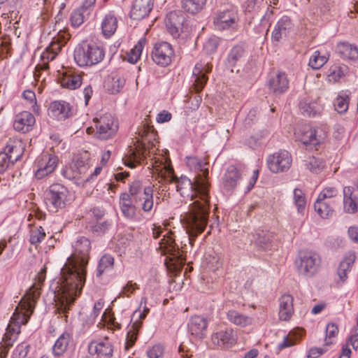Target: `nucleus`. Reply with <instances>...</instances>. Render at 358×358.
I'll list each match as a JSON object with an SVG mask.
<instances>
[{
    "mask_svg": "<svg viewBox=\"0 0 358 358\" xmlns=\"http://www.w3.org/2000/svg\"><path fill=\"white\" fill-rule=\"evenodd\" d=\"M73 253L61 269L55 295L58 313H66L80 294L85 282L86 267L90 259L91 243L84 236L77 239Z\"/></svg>",
    "mask_w": 358,
    "mask_h": 358,
    "instance_id": "f257e3e1",
    "label": "nucleus"
},
{
    "mask_svg": "<svg viewBox=\"0 0 358 358\" xmlns=\"http://www.w3.org/2000/svg\"><path fill=\"white\" fill-rule=\"evenodd\" d=\"M166 172L170 175L169 182L176 183V189L182 197H189L190 201L195 199L191 204L189 213L185 216L186 233L187 241L192 245L195 237L203 231L209 215V185L207 180L198 175L192 182L188 178H177L171 167L164 166Z\"/></svg>",
    "mask_w": 358,
    "mask_h": 358,
    "instance_id": "f03ea898",
    "label": "nucleus"
},
{
    "mask_svg": "<svg viewBox=\"0 0 358 358\" xmlns=\"http://www.w3.org/2000/svg\"><path fill=\"white\" fill-rule=\"evenodd\" d=\"M46 275V267L41 268L36 277L33 285L27 290L24 296L21 299L15 309L6 333L2 339L0 345V358H6L8 349L13 345V343L20 332V327L28 322L30 315L33 313L36 300L41 295V289L43 285Z\"/></svg>",
    "mask_w": 358,
    "mask_h": 358,
    "instance_id": "7ed1b4c3",
    "label": "nucleus"
},
{
    "mask_svg": "<svg viewBox=\"0 0 358 358\" xmlns=\"http://www.w3.org/2000/svg\"><path fill=\"white\" fill-rule=\"evenodd\" d=\"M173 234L171 231H166V234L163 235V238L159 242V247L165 254L170 255L169 262L166 263L167 267L178 272L182 270L186 259L184 250L180 249L176 243Z\"/></svg>",
    "mask_w": 358,
    "mask_h": 358,
    "instance_id": "20e7f679",
    "label": "nucleus"
},
{
    "mask_svg": "<svg viewBox=\"0 0 358 358\" xmlns=\"http://www.w3.org/2000/svg\"><path fill=\"white\" fill-rule=\"evenodd\" d=\"M105 53L102 48L94 44L83 43L78 45L74 50V60L81 66H90L101 62Z\"/></svg>",
    "mask_w": 358,
    "mask_h": 358,
    "instance_id": "39448f33",
    "label": "nucleus"
},
{
    "mask_svg": "<svg viewBox=\"0 0 358 358\" xmlns=\"http://www.w3.org/2000/svg\"><path fill=\"white\" fill-rule=\"evenodd\" d=\"M44 200L49 211L57 212L70 201L69 192L61 184H53L45 192Z\"/></svg>",
    "mask_w": 358,
    "mask_h": 358,
    "instance_id": "423d86ee",
    "label": "nucleus"
},
{
    "mask_svg": "<svg viewBox=\"0 0 358 358\" xmlns=\"http://www.w3.org/2000/svg\"><path fill=\"white\" fill-rule=\"evenodd\" d=\"M296 138L304 145L315 147L324 143L327 137V131L322 127H310L302 125L295 129Z\"/></svg>",
    "mask_w": 358,
    "mask_h": 358,
    "instance_id": "0eeeda50",
    "label": "nucleus"
},
{
    "mask_svg": "<svg viewBox=\"0 0 358 358\" xmlns=\"http://www.w3.org/2000/svg\"><path fill=\"white\" fill-rule=\"evenodd\" d=\"M130 197L136 203H141V208L145 213H150L154 207L153 188L147 186L143 189L140 181L133 182L129 187Z\"/></svg>",
    "mask_w": 358,
    "mask_h": 358,
    "instance_id": "6e6552de",
    "label": "nucleus"
},
{
    "mask_svg": "<svg viewBox=\"0 0 358 358\" xmlns=\"http://www.w3.org/2000/svg\"><path fill=\"white\" fill-rule=\"evenodd\" d=\"M320 262L319 255L313 251L300 252L296 260L299 272L306 277H312L318 271Z\"/></svg>",
    "mask_w": 358,
    "mask_h": 358,
    "instance_id": "1a4fd4ad",
    "label": "nucleus"
},
{
    "mask_svg": "<svg viewBox=\"0 0 358 358\" xmlns=\"http://www.w3.org/2000/svg\"><path fill=\"white\" fill-rule=\"evenodd\" d=\"M68 35L64 31H59L57 36L52 38L49 45L41 55L42 64L37 65V68L45 70L48 69V62L53 60L61 51L62 48L67 43Z\"/></svg>",
    "mask_w": 358,
    "mask_h": 358,
    "instance_id": "9d476101",
    "label": "nucleus"
},
{
    "mask_svg": "<svg viewBox=\"0 0 358 358\" xmlns=\"http://www.w3.org/2000/svg\"><path fill=\"white\" fill-rule=\"evenodd\" d=\"M139 135L142 140L141 141L137 140L134 147L130 146L124 162L125 165L131 169L136 166V164H141L147 155L145 143L149 132L146 129H142L139 132Z\"/></svg>",
    "mask_w": 358,
    "mask_h": 358,
    "instance_id": "9b49d317",
    "label": "nucleus"
},
{
    "mask_svg": "<svg viewBox=\"0 0 358 358\" xmlns=\"http://www.w3.org/2000/svg\"><path fill=\"white\" fill-rule=\"evenodd\" d=\"M214 24L218 29H237L239 17L237 10L231 6L229 8L218 10L213 17Z\"/></svg>",
    "mask_w": 358,
    "mask_h": 358,
    "instance_id": "f8f14e48",
    "label": "nucleus"
},
{
    "mask_svg": "<svg viewBox=\"0 0 358 358\" xmlns=\"http://www.w3.org/2000/svg\"><path fill=\"white\" fill-rule=\"evenodd\" d=\"M94 122L96 129V135L100 139L106 140L114 136L118 129L115 117L110 113L94 118Z\"/></svg>",
    "mask_w": 358,
    "mask_h": 358,
    "instance_id": "ddd939ff",
    "label": "nucleus"
},
{
    "mask_svg": "<svg viewBox=\"0 0 358 358\" xmlns=\"http://www.w3.org/2000/svg\"><path fill=\"white\" fill-rule=\"evenodd\" d=\"M292 158L287 150H280L266 158V165L270 171L279 173L287 171L292 165Z\"/></svg>",
    "mask_w": 358,
    "mask_h": 358,
    "instance_id": "4468645a",
    "label": "nucleus"
},
{
    "mask_svg": "<svg viewBox=\"0 0 358 358\" xmlns=\"http://www.w3.org/2000/svg\"><path fill=\"white\" fill-rule=\"evenodd\" d=\"M88 161L87 152L76 156L69 169L64 171L65 176L69 179L83 178L89 168Z\"/></svg>",
    "mask_w": 358,
    "mask_h": 358,
    "instance_id": "2eb2a0df",
    "label": "nucleus"
},
{
    "mask_svg": "<svg viewBox=\"0 0 358 358\" xmlns=\"http://www.w3.org/2000/svg\"><path fill=\"white\" fill-rule=\"evenodd\" d=\"M173 50L171 45L166 42L155 44L152 52V59L155 63L162 66H166L171 62Z\"/></svg>",
    "mask_w": 358,
    "mask_h": 358,
    "instance_id": "dca6fc26",
    "label": "nucleus"
},
{
    "mask_svg": "<svg viewBox=\"0 0 358 358\" xmlns=\"http://www.w3.org/2000/svg\"><path fill=\"white\" fill-rule=\"evenodd\" d=\"M113 348L108 338L99 341H92L89 345L90 358H110Z\"/></svg>",
    "mask_w": 358,
    "mask_h": 358,
    "instance_id": "f3484780",
    "label": "nucleus"
},
{
    "mask_svg": "<svg viewBox=\"0 0 358 358\" xmlns=\"http://www.w3.org/2000/svg\"><path fill=\"white\" fill-rule=\"evenodd\" d=\"M212 70V66L208 62H200L195 65L193 70V76L194 78V87L196 92H199L204 87L208 77L206 74Z\"/></svg>",
    "mask_w": 358,
    "mask_h": 358,
    "instance_id": "a211bd4d",
    "label": "nucleus"
},
{
    "mask_svg": "<svg viewBox=\"0 0 358 358\" xmlns=\"http://www.w3.org/2000/svg\"><path fill=\"white\" fill-rule=\"evenodd\" d=\"M58 164V158L50 154H43L38 162V169L35 176L38 179H41L52 173Z\"/></svg>",
    "mask_w": 358,
    "mask_h": 358,
    "instance_id": "6ab92c4d",
    "label": "nucleus"
},
{
    "mask_svg": "<svg viewBox=\"0 0 358 358\" xmlns=\"http://www.w3.org/2000/svg\"><path fill=\"white\" fill-rule=\"evenodd\" d=\"M183 22L184 16L180 11L170 12L165 19L166 27L174 38L180 36Z\"/></svg>",
    "mask_w": 358,
    "mask_h": 358,
    "instance_id": "aec40b11",
    "label": "nucleus"
},
{
    "mask_svg": "<svg viewBox=\"0 0 358 358\" xmlns=\"http://www.w3.org/2000/svg\"><path fill=\"white\" fill-rule=\"evenodd\" d=\"M48 115L58 120H65L72 115V110L69 103L64 101H56L50 104Z\"/></svg>",
    "mask_w": 358,
    "mask_h": 358,
    "instance_id": "412c9836",
    "label": "nucleus"
},
{
    "mask_svg": "<svg viewBox=\"0 0 358 358\" xmlns=\"http://www.w3.org/2000/svg\"><path fill=\"white\" fill-rule=\"evenodd\" d=\"M152 6V0H135L130 11V17L134 20H141L148 15Z\"/></svg>",
    "mask_w": 358,
    "mask_h": 358,
    "instance_id": "4be33fe9",
    "label": "nucleus"
},
{
    "mask_svg": "<svg viewBox=\"0 0 358 358\" xmlns=\"http://www.w3.org/2000/svg\"><path fill=\"white\" fill-rule=\"evenodd\" d=\"M269 90L275 94L285 93L289 87V80L283 72H278L272 76L268 81Z\"/></svg>",
    "mask_w": 358,
    "mask_h": 358,
    "instance_id": "5701e85b",
    "label": "nucleus"
},
{
    "mask_svg": "<svg viewBox=\"0 0 358 358\" xmlns=\"http://www.w3.org/2000/svg\"><path fill=\"white\" fill-rule=\"evenodd\" d=\"M245 61V50L242 45L234 46L229 52L227 64L231 68V71L238 72V68Z\"/></svg>",
    "mask_w": 358,
    "mask_h": 358,
    "instance_id": "b1692460",
    "label": "nucleus"
},
{
    "mask_svg": "<svg viewBox=\"0 0 358 358\" xmlns=\"http://www.w3.org/2000/svg\"><path fill=\"white\" fill-rule=\"evenodd\" d=\"M355 188L345 186L343 189V210L346 213L354 214L358 210V199L354 194Z\"/></svg>",
    "mask_w": 358,
    "mask_h": 358,
    "instance_id": "393cba45",
    "label": "nucleus"
},
{
    "mask_svg": "<svg viewBox=\"0 0 358 358\" xmlns=\"http://www.w3.org/2000/svg\"><path fill=\"white\" fill-rule=\"evenodd\" d=\"M211 340L214 345L229 348L236 343V337L232 329H226L213 334Z\"/></svg>",
    "mask_w": 358,
    "mask_h": 358,
    "instance_id": "a878e982",
    "label": "nucleus"
},
{
    "mask_svg": "<svg viewBox=\"0 0 358 358\" xmlns=\"http://www.w3.org/2000/svg\"><path fill=\"white\" fill-rule=\"evenodd\" d=\"M207 326L208 322L203 317L195 315L189 320L188 329L192 335L201 339L206 334Z\"/></svg>",
    "mask_w": 358,
    "mask_h": 358,
    "instance_id": "bb28decb",
    "label": "nucleus"
},
{
    "mask_svg": "<svg viewBox=\"0 0 358 358\" xmlns=\"http://www.w3.org/2000/svg\"><path fill=\"white\" fill-rule=\"evenodd\" d=\"M34 123V115L29 112L23 111L15 116L13 127L18 131L26 133L31 129Z\"/></svg>",
    "mask_w": 358,
    "mask_h": 358,
    "instance_id": "cd10ccee",
    "label": "nucleus"
},
{
    "mask_svg": "<svg viewBox=\"0 0 358 358\" xmlns=\"http://www.w3.org/2000/svg\"><path fill=\"white\" fill-rule=\"evenodd\" d=\"M293 296L290 294H284L279 299V318L283 321H289L293 313Z\"/></svg>",
    "mask_w": 358,
    "mask_h": 358,
    "instance_id": "c85d7f7f",
    "label": "nucleus"
},
{
    "mask_svg": "<svg viewBox=\"0 0 358 358\" xmlns=\"http://www.w3.org/2000/svg\"><path fill=\"white\" fill-rule=\"evenodd\" d=\"M292 27L291 20L287 16H283L277 22L272 33V40L279 42L286 37Z\"/></svg>",
    "mask_w": 358,
    "mask_h": 358,
    "instance_id": "c756f323",
    "label": "nucleus"
},
{
    "mask_svg": "<svg viewBox=\"0 0 358 358\" xmlns=\"http://www.w3.org/2000/svg\"><path fill=\"white\" fill-rule=\"evenodd\" d=\"M23 150L24 146L21 141L10 138L7 141L3 152L8 154L7 155L11 160L16 162L22 155Z\"/></svg>",
    "mask_w": 358,
    "mask_h": 358,
    "instance_id": "7c9ffc66",
    "label": "nucleus"
},
{
    "mask_svg": "<svg viewBox=\"0 0 358 358\" xmlns=\"http://www.w3.org/2000/svg\"><path fill=\"white\" fill-rule=\"evenodd\" d=\"M355 259V254L354 252H350L339 264L337 269V274L341 282H344L347 280L348 273L350 272Z\"/></svg>",
    "mask_w": 358,
    "mask_h": 358,
    "instance_id": "2f4dec72",
    "label": "nucleus"
},
{
    "mask_svg": "<svg viewBox=\"0 0 358 358\" xmlns=\"http://www.w3.org/2000/svg\"><path fill=\"white\" fill-rule=\"evenodd\" d=\"M82 83L81 75L74 72L65 73L60 78L61 85L69 90H76L80 87Z\"/></svg>",
    "mask_w": 358,
    "mask_h": 358,
    "instance_id": "473e14b6",
    "label": "nucleus"
},
{
    "mask_svg": "<svg viewBox=\"0 0 358 358\" xmlns=\"http://www.w3.org/2000/svg\"><path fill=\"white\" fill-rule=\"evenodd\" d=\"M133 199L127 193H122L120 197V207L123 215L132 219L136 214V206L132 203Z\"/></svg>",
    "mask_w": 358,
    "mask_h": 358,
    "instance_id": "72a5a7b5",
    "label": "nucleus"
},
{
    "mask_svg": "<svg viewBox=\"0 0 358 358\" xmlns=\"http://www.w3.org/2000/svg\"><path fill=\"white\" fill-rule=\"evenodd\" d=\"M229 321L235 325L245 327L252 322V318L235 310H230L227 313Z\"/></svg>",
    "mask_w": 358,
    "mask_h": 358,
    "instance_id": "f704fd0d",
    "label": "nucleus"
},
{
    "mask_svg": "<svg viewBox=\"0 0 358 358\" xmlns=\"http://www.w3.org/2000/svg\"><path fill=\"white\" fill-rule=\"evenodd\" d=\"M337 51L344 59L351 60L358 59V48L349 43L342 42L338 43Z\"/></svg>",
    "mask_w": 358,
    "mask_h": 358,
    "instance_id": "c9c22d12",
    "label": "nucleus"
},
{
    "mask_svg": "<svg viewBox=\"0 0 358 358\" xmlns=\"http://www.w3.org/2000/svg\"><path fill=\"white\" fill-rule=\"evenodd\" d=\"M117 28V20L112 14L109 13L105 16L101 23L102 33L106 37H110L113 35Z\"/></svg>",
    "mask_w": 358,
    "mask_h": 358,
    "instance_id": "e433bc0d",
    "label": "nucleus"
},
{
    "mask_svg": "<svg viewBox=\"0 0 358 358\" xmlns=\"http://www.w3.org/2000/svg\"><path fill=\"white\" fill-rule=\"evenodd\" d=\"M70 341L71 335L67 332L63 333L55 343L53 354L55 356L62 355L66 351Z\"/></svg>",
    "mask_w": 358,
    "mask_h": 358,
    "instance_id": "4c0bfd02",
    "label": "nucleus"
},
{
    "mask_svg": "<svg viewBox=\"0 0 358 358\" xmlns=\"http://www.w3.org/2000/svg\"><path fill=\"white\" fill-rule=\"evenodd\" d=\"M240 178V171L233 166H229L224 176V187L227 189H234L236 186L237 182Z\"/></svg>",
    "mask_w": 358,
    "mask_h": 358,
    "instance_id": "58836bf2",
    "label": "nucleus"
},
{
    "mask_svg": "<svg viewBox=\"0 0 358 358\" xmlns=\"http://www.w3.org/2000/svg\"><path fill=\"white\" fill-rule=\"evenodd\" d=\"M206 0H182V8L187 13L196 14L204 7Z\"/></svg>",
    "mask_w": 358,
    "mask_h": 358,
    "instance_id": "ea45409f",
    "label": "nucleus"
},
{
    "mask_svg": "<svg viewBox=\"0 0 358 358\" xmlns=\"http://www.w3.org/2000/svg\"><path fill=\"white\" fill-rule=\"evenodd\" d=\"M299 107L301 113L308 116H315L320 110V105L316 101L312 102L307 99L301 101Z\"/></svg>",
    "mask_w": 358,
    "mask_h": 358,
    "instance_id": "a19ab883",
    "label": "nucleus"
},
{
    "mask_svg": "<svg viewBox=\"0 0 358 358\" xmlns=\"http://www.w3.org/2000/svg\"><path fill=\"white\" fill-rule=\"evenodd\" d=\"M125 79L118 75L112 76L107 82V90L110 94L118 93L124 87Z\"/></svg>",
    "mask_w": 358,
    "mask_h": 358,
    "instance_id": "79ce46f5",
    "label": "nucleus"
},
{
    "mask_svg": "<svg viewBox=\"0 0 358 358\" xmlns=\"http://www.w3.org/2000/svg\"><path fill=\"white\" fill-rule=\"evenodd\" d=\"M314 208L315 211H317L319 215L322 218H328L334 213L332 207L324 200H319V199H317L315 203Z\"/></svg>",
    "mask_w": 358,
    "mask_h": 358,
    "instance_id": "37998d69",
    "label": "nucleus"
},
{
    "mask_svg": "<svg viewBox=\"0 0 358 358\" xmlns=\"http://www.w3.org/2000/svg\"><path fill=\"white\" fill-rule=\"evenodd\" d=\"M303 166L313 173H320L324 167V162L315 157L311 156L304 161Z\"/></svg>",
    "mask_w": 358,
    "mask_h": 358,
    "instance_id": "c03bdc74",
    "label": "nucleus"
},
{
    "mask_svg": "<svg viewBox=\"0 0 358 358\" xmlns=\"http://www.w3.org/2000/svg\"><path fill=\"white\" fill-rule=\"evenodd\" d=\"M327 55H321L320 51H315L309 59V66L313 69H319L328 61Z\"/></svg>",
    "mask_w": 358,
    "mask_h": 358,
    "instance_id": "a18cd8bd",
    "label": "nucleus"
},
{
    "mask_svg": "<svg viewBox=\"0 0 358 358\" xmlns=\"http://www.w3.org/2000/svg\"><path fill=\"white\" fill-rule=\"evenodd\" d=\"M350 97L348 94H342L334 101L335 110L340 114L347 112L349 106Z\"/></svg>",
    "mask_w": 358,
    "mask_h": 358,
    "instance_id": "49530a36",
    "label": "nucleus"
},
{
    "mask_svg": "<svg viewBox=\"0 0 358 358\" xmlns=\"http://www.w3.org/2000/svg\"><path fill=\"white\" fill-rule=\"evenodd\" d=\"M141 327V322H134L127 333L126 348L131 347L137 339L138 331Z\"/></svg>",
    "mask_w": 358,
    "mask_h": 358,
    "instance_id": "de8ad7c7",
    "label": "nucleus"
},
{
    "mask_svg": "<svg viewBox=\"0 0 358 358\" xmlns=\"http://www.w3.org/2000/svg\"><path fill=\"white\" fill-rule=\"evenodd\" d=\"M146 38H141L134 48L131 50L129 55L128 61L131 63H135L139 59L141 54L143 51V47L146 43Z\"/></svg>",
    "mask_w": 358,
    "mask_h": 358,
    "instance_id": "09e8293b",
    "label": "nucleus"
},
{
    "mask_svg": "<svg viewBox=\"0 0 358 358\" xmlns=\"http://www.w3.org/2000/svg\"><path fill=\"white\" fill-rule=\"evenodd\" d=\"M294 201L297 207L298 212L303 214L306 201L304 193L299 189H295L294 190Z\"/></svg>",
    "mask_w": 358,
    "mask_h": 358,
    "instance_id": "8fccbe9b",
    "label": "nucleus"
},
{
    "mask_svg": "<svg viewBox=\"0 0 358 358\" xmlns=\"http://www.w3.org/2000/svg\"><path fill=\"white\" fill-rule=\"evenodd\" d=\"M187 164L191 169H199V171H202V175H200L202 178L206 180V177L208 174V169H203V162L200 159L194 157H187Z\"/></svg>",
    "mask_w": 358,
    "mask_h": 358,
    "instance_id": "3c124183",
    "label": "nucleus"
},
{
    "mask_svg": "<svg viewBox=\"0 0 358 358\" xmlns=\"http://www.w3.org/2000/svg\"><path fill=\"white\" fill-rule=\"evenodd\" d=\"M113 264L114 259L112 256L108 255H103L99 262L97 275L100 276L104 272L105 270L108 268H111L113 266Z\"/></svg>",
    "mask_w": 358,
    "mask_h": 358,
    "instance_id": "603ef678",
    "label": "nucleus"
},
{
    "mask_svg": "<svg viewBox=\"0 0 358 358\" xmlns=\"http://www.w3.org/2000/svg\"><path fill=\"white\" fill-rule=\"evenodd\" d=\"M87 13L83 11V8H78L75 10L71 15V22L73 27H78L83 22Z\"/></svg>",
    "mask_w": 358,
    "mask_h": 358,
    "instance_id": "864d4df0",
    "label": "nucleus"
},
{
    "mask_svg": "<svg viewBox=\"0 0 358 358\" xmlns=\"http://www.w3.org/2000/svg\"><path fill=\"white\" fill-rule=\"evenodd\" d=\"M338 333V326L334 323H329L327 325L326 336L324 338V345H330L332 344V338H335Z\"/></svg>",
    "mask_w": 358,
    "mask_h": 358,
    "instance_id": "5fc2aeb1",
    "label": "nucleus"
},
{
    "mask_svg": "<svg viewBox=\"0 0 358 358\" xmlns=\"http://www.w3.org/2000/svg\"><path fill=\"white\" fill-rule=\"evenodd\" d=\"M271 238L270 234L262 231L257 235L255 243L263 250L268 249L271 245Z\"/></svg>",
    "mask_w": 358,
    "mask_h": 358,
    "instance_id": "6e6d98bb",
    "label": "nucleus"
},
{
    "mask_svg": "<svg viewBox=\"0 0 358 358\" xmlns=\"http://www.w3.org/2000/svg\"><path fill=\"white\" fill-rule=\"evenodd\" d=\"M329 71L330 73L329 74V78L336 81L344 76L347 71V66L345 65H334L331 67Z\"/></svg>",
    "mask_w": 358,
    "mask_h": 358,
    "instance_id": "4d7b16f0",
    "label": "nucleus"
},
{
    "mask_svg": "<svg viewBox=\"0 0 358 358\" xmlns=\"http://www.w3.org/2000/svg\"><path fill=\"white\" fill-rule=\"evenodd\" d=\"M45 236V233L44 229L43 227H40L31 231L29 241L31 244L36 245L40 243L44 239Z\"/></svg>",
    "mask_w": 358,
    "mask_h": 358,
    "instance_id": "13d9d810",
    "label": "nucleus"
},
{
    "mask_svg": "<svg viewBox=\"0 0 358 358\" xmlns=\"http://www.w3.org/2000/svg\"><path fill=\"white\" fill-rule=\"evenodd\" d=\"M29 345L26 343L18 345L13 351L11 358H27Z\"/></svg>",
    "mask_w": 358,
    "mask_h": 358,
    "instance_id": "bf43d9fd",
    "label": "nucleus"
},
{
    "mask_svg": "<svg viewBox=\"0 0 358 358\" xmlns=\"http://www.w3.org/2000/svg\"><path fill=\"white\" fill-rule=\"evenodd\" d=\"M139 285L136 282H134L132 280H129L122 287L120 295L129 297L136 289H139Z\"/></svg>",
    "mask_w": 358,
    "mask_h": 358,
    "instance_id": "052dcab7",
    "label": "nucleus"
},
{
    "mask_svg": "<svg viewBox=\"0 0 358 358\" xmlns=\"http://www.w3.org/2000/svg\"><path fill=\"white\" fill-rule=\"evenodd\" d=\"M164 352V346L162 344H155L148 352V358H161Z\"/></svg>",
    "mask_w": 358,
    "mask_h": 358,
    "instance_id": "680f3d73",
    "label": "nucleus"
},
{
    "mask_svg": "<svg viewBox=\"0 0 358 358\" xmlns=\"http://www.w3.org/2000/svg\"><path fill=\"white\" fill-rule=\"evenodd\" d=\"M10 50V42L8 37L0 38V58L6 57Z\"/></svg>",
    "mask_w": 358,
    "mask_h": 358,
    "instance_id": "e2e57ef3",
    "label": "nucleus"
},
{
    "mask_svg": "<svg viewBox=\"0 0 358 358\" xmlns=\"http://www.w3.org/2000/svg\"><path fill=\"white\" fill-rule=\"evenodd\" d=\"M7 155L3 152H0V173H3L10 164H13L15 162L11 160Z\"/></svg>",
    "mask_w": 358,
    "mask_h": 358,
    "instance_id": "0e129e2a",
    "label": "nucleus"
},
{
    "mask_svg": "<svg viewBox=\"0 0 358 358\" xmlns=\"http://www.w3.org/2000/svg\"><path fill=\"white\" fill-rule=\"evenodd\" d=\"M22 96L24 99L27 100L31 104H32L31 108L34 112L38 110L36 94L34 91L25 90L22 94Z\"/></svg>",
    "mask_w": 358,
    "mask_h": 358,
    "instance_id": "69168bd1",
    "label": "nucleus"
},
{
    "mask_svg": "<svg viewBox=\"0 0 358 358\" xmlns=\"http://www.w3.org/2000/svg\"><path fill=\"white\" fill-rule=\"evenodd\" d=\"M338 190L335 187H327L320 192L318 196L319 200H326L328 198H331L336 196Z\"/></svg>",
    "mask_w": 358,
    "mask_h": 358,
    "instance_id": "338daca9",
    "label": "nucleus"
},
{
    "mask_svg": "<svg viewBox=\"0 0 358 358\" xmlns=\"http://www.w3.org/2000/svg\"><path fill=\"white\" fill-rule=\"evenodd\" d=\"M218 42L215 38H210L204 45V50L207 53L215 52L217 48Z\"/></svg>",
    "mask_w": 358,
    "mask_h": 358,
    "instance_id": "774afa93",
    "label": "nucleus"
}]
</instances>
